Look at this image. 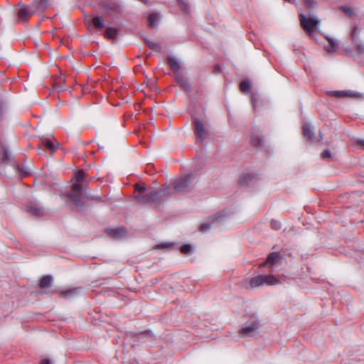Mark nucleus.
I'll return each mask as SVG.
<instances>
[{"mask_svg":"<svg viewBox=\"0 0 364 364\" xmlns=\"http://www.w3.org/2000/svg\"><path fill=\"white\" fill-rule=\"evenodd\" d=\"M75 178L77 183L72 186L70 191L68 192L66 196L80 210L85 205L83 194L86 186H84L83 183L86 181L85 172L83 170H78L75 173Z\"/></svg>","mask_w":364,"mask_h":364,"instance_id":"nucleus-1","label":"nucleus"},{"mask_svg":"<svg viewBox=\"0 0 364 364\" xmlns=\"http://www.w3.org/2000/svg\"><path fill=\"white\" fill-rule=\"evenodd\" d=\"M108 26H105V24H87V29L93 32H102V35L105 38L109 40L117 39L120 31L121 26L119 24H108Z\"/></svg>","mask_w":364,"mask_h":364,"instance_id":"nucleus-2","label":"nucleus"},{"mask_svg":"<svg viewBox=\"0 0 364 364\" xmlns=\"http://www.w3.org/2000/svg\"><path fill=\"white\" fill-rule=\"evenodd\" d=\"M39 5L45 9L48 5V0H34L33 3L31 5H23V7H21L17 11L18 18L21 21H28L30 17L38 9Z\"/></svg>","mask_w":364,"mask_h":364,"instance_id":"nucleus-3","label":"nucleus"},{"mask_svg":"<svg viewBox=\"0 0 364 364\" xmlns=\"http://www.w3.org/2000/svg\"><path fill=\"white\" fill-rule=\"evenodd\" d=\"M194 176L193 174H186L176 179L173 183V192H180V193H188L190 192L193 186L191 185Z\"/></svg>","mask_w":364,"mask_h":364,"instance_id":"nucleus-4","label":"nucleus"},{"mask_svg":"<svg viewBox=\"0 0 364 364\" xmlns=\"http://www.w3.org/2000/svg\"><path fill=\"white\" fill-rule=\"evenodd\" d=\"M173 193V191L171 187H166L156 191H151L152 203L158 205Z\"/></svg>","mask_w":364,"mask_h":364,"instance_id":"nucleus-5","label":"nucleus"},{"mask_svg":"<svg viewBox=\"0 0 364 364\" xmlns=\"http://www.w3.org/2000/svg\"><path fill=\"white\" fill-rule=\"evenodd\" d=\"M225 215L223 212L218 213L213 216L209 217L207 219V221L202 223L200 225L199 230L200 232H205L210 229L213 224L215 223H219L223 220Z\"/></svg>","mask_w":364,"mask_h":364,"instance_id":"nucleus-6","label":"nucleus"},{"mask_svg":"<svg viewBox=\"0 0 364 364\" xmlns=\"http://www.w3.org/2000/svg\"><path fill=\"white\" fill-rule=\"evenodd\" d=\"M27 212L35 217H42L46 214L44 208L35 201H28L26 204Z\"/></svg>","mask_w":364,"mask_h":364,"instance_id":"nucleus-7","label":"nucleus"},{"mask_svg":"<svg viewBox=\"0 0 364 364\" xmlns=\"http://www.w3.org/2000/svg\"><path fill=\"white\" fill-rule=\"evenodd\" d=\"M260 326L257 319H253L246 323L245 326L240 330V333L243 336H252Z\"/></svg>","mask_w":364,"mask_h":364,"instance_id":"nucleus-8","label":"nucleus"},{"mask_svg":"<svg viewBox=\"0 0 364 364\" xmlns=\"http://www.w3.org/2000/svg\"><path fill=\"white\" fill-rule=\"evenodd\" d=\"M193 126L198 138L200 141H203L206 138L208 133L205 127L203 120L198 118L195 119L193 121Z\"/></svg>","mask_w":364,"mask_h":364,"instance_id":"nucleus-9","label":"nucleus"},{"mask_svg":"<svg viewBox=\"0 0 364 364\" xmlns=\"http://www.w3.org/2000/svg\"><path fill=\"white\" fill-rule=\"evenodd\" d=\"M259 179L258 174L255 173H245L239 178V183L241 185L250 186L257 182Z\"/></svg>","mask_w":364,"mask_h":364,"instance_id":"nucleus-10","label":"nucleus"},{"mask_svg":"<svg viewBox=\"0 0 364 364\" xmlns=\"http://www.w3.org/2000/svg\"><path fill=\"white\" fill-rule=\"evenodd\" d=\"M106 233L113 239H121L127 235V230L124 228H119L114 229H107Z\"/></svg>","mask_w":364,"mask_h":364,"instance_id":"nucleus-11","label":"nucleus"},{"mask_svg":"<svg viewBox=\"0 0 364 364\" xmlns=\"http://www.w3.org/2000/svg\"><path fill=\"white\" fill-rule=\"evenodd\" d=\"M176 82L183 87L186 91L191 90V85L188 79L183 75L182 73H177L174 75Z\"/></svg>","mask_w":364,"mask_h":364,"instance_id":"nucleus-12","label":"nucleus"},{"mask_svg":"<svg viewBox=\"0 0 364 364\" xmlns=\"http://www.w3.org/2000/svg\"><path fill=\"white\" fill-rule=\"evenodd\" d=\"M103 6L106 10H110L114 13H121L123 11L122 6L117 1H110L109 3H104Z\"/></svg>","mask_w":364,"mask_h":364,"instance_id":"nucleus-13","label":"nucleus"},{"mask_svg":"<svg viewBox=\"0 0 364 364\" xmlns=\"http://www.w3.org/2000/svg\"><path fill=\"white\" fill-rule=\"evenodd\" d=\"M135 198L141 205L152 203L151 191L142 194H136Z\"/></svg>","mask_w":364,"mask_h":364,"instance_id":"nucleus-14","label":"nucleus"},{"mask_svg":"<svg viewBox=\"0 0 364 364\" xmlns=\"http://www.w3.org/2000/svg\"><path fill=\"white\" fill-rule=\"evenodd\" d=\"M166 62L171 69L173 71L174 75H176L177 73H181L180 71L181 65L176 58L168 56L166 58Z\"/></svg>","mask_w":364,"mask_h":364,"instance_id":"nucleus-15","label":"nucleus"},{"mask_svg":"<svg viewBox=\"0 0 364 364\" xmlns=\"http://www.w3.org/2000/svg\"><path fill=\"white\" fill-rule=\"evenodd\" d=\"M328 95L335 97H353L357 96V93L351 91H330Z\"/></svg>","mask_w":364,"mask_h":364,"instance_id":"nucleus-16","label":"nucleus"},{"mask_svg":"<svg viewBox=\"0 0 364 364\" xmlns=\"http://www.w3.org/2000/svg\"><path fill=\"white\" fill-rule=\"evenodd\" d=\"M304 136L310 141H314L315 139V134L309 124H304L302 127Z\"/></svg>","mask_w":364,"mask_h":364,"instance_id":"nucleus-17","label":"nucleus"},{"mask_svg":"<svg viewBox=\"0 0 364 364\" xmlns=\"http://www.w3.org/2000/svg\"><path fill=\"white\" fill-rule=\"evenodd\" d=\"M303 30L309 35V36L313 38L314 34L317 33L318 30L319 24H301Z\"/></svg>","mask_w":364,"mask_h":364,"instance_id":"nucleus-18","label":"nucleus"},{"mask_svg":"<svg viewBox=\"0 0 364 364\" xmlns=\"http://www.w3.org/2000/svg\"><path fill=\"white\" fill-rule=\"evenodd\" d=\"M264 284L263 275H258L250 280L249 285L251 288H257Z\"/></svg>","mask_w":364,"mask_h":364,"instance_id":"nucleus-19","label":"nucleus"},{"mask_svg":"<svg viewBox=\"0 0 364 364\" xmlns=\"http://www.w3.org/2000/svg\"><path fill=\"white\" fill-rule=\"evenodd\" d=\"M43 148L49 149L51 152H53L56 149V146L53 141L48 139H43L41 140V146L39 149L42 150Z\"/></svg>","mask_w":364,"mask_h":364,"instance_id":"nucleus-20","label":"nucleus"},{"mask_svg":"<svg viewBox=\"0 0 364 364\" xmlns=\"http://www.w3.org/2000/svg\"><path fill=\"white\" fill-rule=\"evenodd\" d=\"M1 162L8 164L11 161V156L9 150L3 145H1Z\"/></svg>","mask_w":364,"mask_h":364,"instance_id":"nucleus-21","label":"nucleus"},{"mask_svg":"<svg viewBox=\"0 0 364 364\" xmlns=\"http://www.w3.org/2000/svg\"><path fill=\"white\" fill-rule=\"evenodd\" d=\"M53 284V278L50 275L43 276L39 282V287L42 289L50 287Z\"/></svg>","mask_w":364,"mask_h":364,"instance_id":"nucleus-22","label":"nucleus"},{"mask_svg":"<svg viewBox=\"0 0 364 364\" xmlns=\"http://www.w3.org/2000/svg\"><path fill=\"white\" fill-rule=\"evenodd\" d=\"M264 284L275 285L279 282V279L273 275H263Z\"/></svg>","mask_w":364,"mask_h":364,"instance_id":"nucleus-23","label":"nucleus"},{"mask_svg":"<svg viewBox=\"0 0 364 364\" xmlns=\"http://www.w3.org/2000/svg\"><path fill=\"white\" fill-rule=\"evenodd\" d=\"M251 82L248 80H243L240 84V90L243 93H249L251 90Z\"/></svg>","mask_w":364,"mask_h":364,"instance_id":"nucleus-24","label":"nucleus"},{"mask_svg":"<svg viewBox=\"0 0 364 364\" xmlns=\"http://www.w3.org/2000/svg\"><path fill=\"white\" fill-rule=\"evenodd\" d=\"M252 144L255 146H261L263 145V138L262 136L253 134L251 136Z\"/></svg>","mask_w":364,"mask_h":364,"instance_id":"nucleus-25","label":"nucleus"},{"mask_svg":"<svg viewBox=\"0 0 364 364\" xmlns=\"http://www.w3.org/2000/svg\"><path fill=\"white\" fill-rule=\"evenodd\" d=\"M79 290V288H73L68 290L62 291L60 293V296L63 298H70L75 295H76L77 291Z\"/></svg>","mask_w":364,"mask_h":364,"instance_id":"nucleus-26","label":"nucleus"},{"mask_svg":"<svg viewBox=\"0 0 364 364\" xmlns=\"http://www.w3.org/2000/svg\"><path fill=\"white\" fill-rule=\"evenodd\" d=\"M161 20V16L159 12H151L149 15L148 23H158Z\"/></svg>","mask_w":364,"mask_h":364,"instance_id":"nucleus-27","label":"nucleus"},{"mask_svg":"<svg viewBox=\"0 0 364 364\" xmlns=\"http://www.w3.org/2000/svg\"><path fill=\"white\" fill-rule=\"evenodd\" d=\"M300 23H320V21L316 17H310L309 18L304 14L300 15Z\"/></svg>","mask_w":364,"mask_h":364,"instance_id":"nucleus-28","label":"nucleus"},{"mask_svg":"<svg viewBox=\"0 0 364 364\" xmlns=\"http://www.w3.org/2000/svg\"><path fill=\"white\" fill-rule=\"evenodd\" d=\"M328 41V46L325 47L326 51L329 53L335 52L338 48V45L332 39L327 38Z\"/></svg>","mask_w":364,"mask_h":364,"instance_id":"nucleus-29","label":"nucleus"},{"mask_svg":"<svg viewBox=\"0 0 364 364\" xmlns=\"http://www.w3.org/2000/svg\"><path fill=\"white\" fill-rule=\"evenodd\" d=\"M279 257V255L278 253L276 252H272L270 253L266 260V263L269 264H274L276 262L277 259Z\"/></svg>","mask_w":364,"mask_h":364,"instance_id":"nucleus-30","label":"nucleus"},{"mask_svg":"<svg viewBox=\"0 0 364 364\" xmlns=\"http://www.w3.org/2000/svg\"><path fill=\"white\" fill-rule=\"evenodd\" d=\"M179 7L186 13L189 11V5L187 0H178Z\"/></svg>","mask_w":364,"mask_h":364,"instance_id":"nucleus-31","label":"nucleus"},{"mask_svg":"<svg viewBox=\"0 0 364 364\" xmlns=\"http://www.w3.org/2000/svg\"><path fill=\"white\" fill-rule=\"evenodd\" d=\"M181 252L184 255H191L192 254V246L191 245L186 244L183 245L181 247Z\"/></svg>","mask_w":364,"mask_h":364,"instance_id":"nucleus-32","label":"nucleus"},{"mask_svg":"<svg viewBox=\"0 0 364 364\" xmlns=\"http://www.w3.org/2000/svg\"><path fill=\"white\" fill-rule=\"evenodd\" d=\"M16 169L21 176H26L28 174V171L26 169L23 165H16Z\"/></svg>","mask_w":364,"mask_h":364,"instance_id":"nucleus-33","label":"nucleus"},{"mask_svg":"<svg viewBox=\"0 0 364 364\" xmlns=\"http://www.w3.org/2000/svg\"><path fill=\"white\" fill-rule=\"evenodd\" d=\"M146 186L144 185L136 184L135 185V193L136 194H142L146 193Z\"/></svg>","mask_w":364,"mask_h":364,"instance_id":"nucleus-34","label":"nucleus"},{"mask_svg":"<svg viewBox=\"0 0 364 364\" xmlns=\"http://www.w3.org/2000/svg\"><path fill=\"white\" fill-rule=\"evenodd\" d=\"M271 228L275 230H280L282 228V224L279 221L277 220H272L270 223Z\"/></svg>","mask_w":364,"mask_h":364,"instance_id":"nucleus-35","label":"nucleus"},{"mask_svg":"<svg viewBox=\"0 0 364 364\" xmlns=\"http://www.w3.org/2000/svg\"><path fill=\"white\" fill-rule=\"evenodd\" d=\"M317 5L315 0H305V6L308 8H314Z\"/></svg>","mask_w":364,"mask_h":364,"instance_id":"nucleus-36","label":"nucleus"},{"mask_svg":"<svg viewBox=\"0 0 364 364\" xmlns=\"http://www.w3.org/2000/svg\"><path fill=\"white\" fill-rule=\"evenodd\" d=\"M331 157V152L329 149H325L321 153V158L323 159H330Z\"/></svg>","mask_w":364,"mask_h":364,"instance_id":"nucleus-37","label":"nucleus"},{"mask_svg":"<svg viewBox=\"0 0 364 364\" xmlns=\"http://www.w3.org/2000/svg\"><path fill=\"white\" fill-rule=\"evenodd\" d=\"M150 48L155 51H161V44L158 42H154L153 44H151V47Z\"/></svg>","mask_w":364,"mask_h":364,"instance_id":"nucleus-38","label":"nucleus"},{"mask_svg":"<svg viewBox=\"0 0 364 364\" xmlns=\"http://www.w3.org/2000/svg\"><path fill=\"white\" fill-rule=\"evenodd\" d=\"M342 9L343 11L347 13L349 16H353L354 14V10L351 7L342 6Z\"/></svg>","mask_w":364,"mask_h":364,"instance_id":"nucleus-39","label":"nucleus"},{"mask_svg":"<svg viewBox=\"0 0 364 364\" xmlns=\"http://www.w3.org/2000/svg\"><path fill=\"white\" fill-rule=\"evenodd\" d=\"M91 23H105V21H104L102 16H95L92 19V22Z\"/></svg>","mask_w":364,"mask_h":364,"instance_id":"nucleus-40","label":"nucleus"},{"mask_svg":"<svg viewBox=\"0 0 364 364\" xmlns=\"http://www.w3.org/2000/svg\"><path fill=\"white\" fill-rule=\"evenodd\" d=\"M356 50L358 54L363 53L364 52V44H356Z\"/></svg>","mask_w":364,"mask_h":364,"instance_id":"nucleus-41","label":"nucleus"},{"mask_svg":"<svg viewBox=\"0 0 364 364\" xmlns=\"http://www.w3.org/2000/svg\"><path fill=\"white\" fill-rule=\"evenodd\" d=\"M355 144L360 149H364V139H356Z\"/></svg>","mask_w":364,"mask_h":364,"instance_id":"nucleus-42","label":"nucleus"},{"mask_svg":"<svg viewBox=\"0 0 364 364\" xmlns=\"http://www.w3.org/2000/svg\"><path fill=\"white\" fill-rule=\"evenodd\" d=\"M257 97L255 95H252V97H251V102H252V107L254 109H256V102H257Z\"/></svg>","mask_w":364,"mask_h":364,"instance_id":"nucleus-43","label":"nucleus"},{"mask_svg":"<svg viewBox=\"0 0 364 364\" xmlns=\"http://www.w3.org/2000/svg\"><path fill=\"white\" fill-rule=\"evenodd\" d=\"M221 71H222V69L219 65H215L214 66V72L215 73H221Z\"/></svg>","mask_w":364,"mask_h":364,"instance_id":"nucleus-44","label":"nucleus"},{"mask_svg":"<svg viewBox=\"0 0 364 364\" xmlns=\"http://www.w3.org/2000/svg\"><path fill=\"white\" fill-rule=\"evenodd\" d=\"M356 36V27H353L351 31V37L353 40H355Z\"/></svg>","mask_w":364,"mask_h":364,"instance_id":"nucleus-45","label":"nucleus"},{"mask_svg":"<svg viewBox=\"0 0 364 364\" xmlns=\"http://www.w3.org/2000/svg\"><path fill=\"white\" fill-rule=\"evenodd\" d=\"M144 41H145L146 44L149 47L151 48V44H153V41H151L149 40H148L147 38H144Z\"/></svg>","mask_w":364,"mask_h":364,"instance_id":"nucleus-46","label":"nucleus"},{"mask_svg":"<svg viewBox=\"0 0 364 364\" xmlns=\"http://www.w3.org/2000/svg\"><path fill=\"white\" fill-rule=\"evenodd\" d=\"M168 247V244L167 243H161V244H159L156 246V248L158 249H161V248H164V247Z\"/></svg>","mask_w":364,"mask_h":364,"instance_id":"nucleus-47","label":"nucleus"},{"mask_svg":"<svg viewBox=\"0 0 364 364\" xmlns=\"http://www.w3.org/2000/svg\"><path fill=\"white\" fill-rule=\"evenodd\" d=\"M2 114H3V105H2V103L0 102V120L2 118Z\"/></svg>","mask_w":364,"mask_h":364,"instance_id":"nucleus-48","label":"nucleus"},{"mask_svg":"<svg viewBox=\"0 0 364 364\" xmlns=\"http://www.w3.org/2000/svg\"><path fill=\"white\" fill-rule=\"evenodd\" d=\"M41 364H50L49 360L48 359H44L41 361Z\"/></svg>","mask_w":364,"mask_h":364,"instance_id":"nucleus-49","label":"nucleus"},{"mask_svg":"<svg viewBox=\"0 0 364 364\" xmlns=\"http://www.w3.org/2000/svg\"><path fill=\"white\" fill-rule=\"evenodd\" d=\"M149 25L150 26V27H151V28H156V25H157V24L151 23V24H149Z\"/></svg>","mask_w":364,"mask_h":364,"instance_id":"nucleus-50","label":"nucleus"},{"mask_svg":"<svg viewBox=\"0 0 364 364\" xmlns=\"http://www.w3.org/2000/svg\"><path fill=\"white\" fill-rule=\"evenodd\" d=\"M23 5H25V4L21 1V2H19V3L17 4V6H20V8H21V7H23Z\"/></svg>","mask_w":364,"mask_h":364,"instance_id":"nucleus-51","label":"nucleus"},{"mask_svg":"<svg viewBox=\"0 0 364 364\" xmlns=\"http://www.w3.org/2000/svg\"><path fill=\"white\" fill-rule=\"evenodd\" d=\"M318 134H319L320 140H321L323 139V134H322V133L321 132H319Z\"/></svg>","mask_w":364,"mask_h":364,"instance_id":"nucleus-52","label":"nucleus"}]
</instances>
